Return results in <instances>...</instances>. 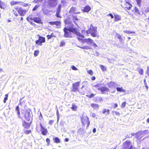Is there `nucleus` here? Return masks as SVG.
<instances>
[{
	"label": "nucleus",
	"instance_id": "56",
	"mask_svg": "<svg viewBox=\"0 0 149 149\" xmlns=\"http://www.w3.org/2000/svg\"><path fill=\"white\" fill-rule=\"evenodd\" d=\"M107 16H110L111 19H113L114 17L113 15L111 13H109L107 15Z\"/></svg>",
	"mask_w": 149,
	"mask_h": 149
},
{
	"label": "nucleus",
	"instance_id": "17",
	"mask_svg": "<svg viewBox=\"0 0 149 149\" xmlns=\"http://www.w3.org/2000/svg\"><path fill=\"white\" fill-rule=\"evenodd\" d=\"M6 7V5L5 3L0 0V8L1 9H4Z\"/></svg>",
	"mask_w": 149,
	"mask_h": 149
},
{
	"label": "nucleus",
	"instance_id": "40",
	"mask_svg": "<svg viewBox=\"0 0 149 149\" xmlns=\"http://www.w3.org/2000/svg\"><path fill=\"white\" fill-rule=\"evenodd\" d=\"M34 17H33L31 15H29L27 18V19L28 21L33 20V21Z\"/></svg>",
	"mask_w": 149,
	"mask_h": 149
},
{
	"label": "nucleus",
	"instance_id": "11",
	"mask_svg": "<svg viewBox=\"0 0 149 149\" xmlns=\"http://www.w3.org/2000/svg\"><path fill=\"white\" fill-rule=\"evenodd\" d=\"M57 0H48L49 2V6H48L51 8L55 7L57 5Z\"/></svg>",
	"mask_w": 149,
	"mask_h": 149
},
{
	"label": "nucleus",
	"instance_id": "35",
	"mask_svg": "<svg viewBox=\"0 0 149 149\" xmlns=\"http://www.w3.org/2000/svg\"><path fill=\"white\" fill-rule=\"evenodd\" d=\"M61 12L56 11L55 15L56 17L59 18L62 17L60 15V13Z\"/></svg>",
	"mask_w": 149,
	"mask_h": 149
},
{
	"label": "nucleus",
	"instance_id": "31",
	"mask_svg": "<svg viewBox=\"0 0 149 149\" xmlns=\"http://www.w3.org/2000/svg\"><path fill=\"white\" fill-rule=\"evenodd\" d=\"M77 108V106L74 104H72V107H71V109L74 111H76Z\"/></svg>",
	"mask_w": 149,
	"mask_h": 149
},
{
	"label": "nucleus",
	"instance_id": "37",
	"mask_svg": "<svg viewBox=\"0 0 149 149\" xmlns=\"http://www.w3.org/2000/svg\"><path fill=\"white\" fill-rule=\"evenodd\" d=\"M8 94H6L5 95V97L4 99L3 100V102L4 103H5L6 102V101L8 99Z\"/></svg>",
	"mask_w": 149,
	"mask_h": 149
},
{
	"label": "nucleus",
	"instance_id": "19",
	"mask_svg": "<svg viewBox=\"0 0 149 149\" xmlns=\"http://www.w3.org/2000/svg\"><path fill=\"white\" fill-rule=\"evenodd\" d=\"M133 12H134L135 14L140 15V12L138 8L136 6H135L134 8Z\"/></svg>",
	"mask_w": 149,
	"mask_h": 149
},
{
	"label": "nucleus",
	"instance_id": "29",
	"mask_svg": "<svg viewBox=\"0 0 149 149\" xmlns=\"http://www.w3.org/2000/svg\"><path fill=\"white\" fill-rule=\"evenodd\" d=\"M137 5L140 7L142 6V0H135Z\"/></svg>",
	"mask_w": 149,
	"mask_h": 149
},
{
	"label": "nucleus",
	"instance_id": "57",
	"mask_svg": "<svg viewBox=\"0 0 149 149\" xmlns=\"http://www.w3.org/2000/svg\"><path fill=\"white\" fill-rule=\"evenodd\" d=\"M13 11L14 12V14L15 15L16 17L18 16V14L17 13L16 11H15L14 10H13Z\"/></svg>",
	"mask_w": 149,
	"mask_h": 149
},
{
	"label": "nucleus",
	"instance_id": "14",
	"mask_svg": "<svg viewBox=\"0 0 149 149\" xmlns=\"http://www.w3.org/2000/svg\"><path fill=\"white\" fill-rule=\"evenodd\" d=\"M64 22L65 24H71V26L73 24L70 18L69 17H67L64 19Z\"/></svg>",
	"mask_w": 149,
	"mask_h": 149
},
{
	"label": "nucleus",
	"instance_id": "42",
	"mask_svg": "<svg viewBox=\"0 0 149 149\" xmlns=\"http://www.w3.org/2000/svg\"><path fill=\"white\" fill-rule=\"evenodd\" d=\"M87 73L90 74L91 75H93V72L92 70H89L87 71Z\"/></svg>",
	"mask_w": 149,
	"mask_h": 149
},
{
	"label": "nucleus",
	"instance_id": "6",
	"mask_svg": "<svg viewBox=\"0 0 149 149\" xmlns=\"http://www.w3.org/2000/svg\"><path fill=\"white\" fill-rule=\"evenodd\" d=\"M100 84H97L94 86V87L97 88V89L100 91L101 93L104 94L105 92H108L109 91V89L107 87L102 86L100 87Z\"/></svg>",
	"mask_w": 149,
	"mask_h": 149
},
{
	"label": "nucleus",
	"instance_id": "34",
	"mask_svg": "<svg viewBox=\"0 0 149 149\" xmlns=\"http://www.w3.org/2000/svg\"><path fill=\"white\" fill-rule=\"evenodd\" d=\"M84 38L80 37L79 36L77 37V38L78 40L79 41L81 42L82 43H84V39H83Z\"/></svg>",
	"mask_w": 149,
	"mask_h": 149
},
{
	"label": "nucleus",
	"instance_id": "10",
	"mask_svg": "<svg viewBox=\"0 0 149 149\" xmlns=\"http://www.w3.org/2000/svg\"><path fill=\"white\" fill-rule=\"evenodd\" d=\"M122 7L125 9L130 10L131 9L133 6L130 2L127 0H125L123 3L121 5Z\"/></svg>",
	"mask_w": 149,
	"mask_h": 149
},
{
	"label": "nucleus",
	"instance_id": "44",
	"mask_svg": "<svg viewBox=\"0 0 149 149\" xmlns=\"http://www.w3.org/2000/svg\"><path fill=\"white\" fill-rule=\"evenodd\" d=\"M95 95L94 94L92 93L89 95H86V96L87 97L91 98L92 97H93Z\"/></svg>",
	"mask_w": 149,
	"mask_h": 149
},
{
	"label": "nucleus",
	"instance_id": "3",
	"mask_svg": "<svg viewBox=\"0 0 149 149\" xmlns=\"http://www.w3.org/2000/svg\"><path fill=\"white\" fill-rule=\"evenodd\" d=\"M39 125L40 128L39 126L37 125L36 127V130L39 133L41 132V134L43 135H46L48 133L47 129L43 126L42 123H40Z\"/></svg>",
	"mask_w": 149,
	"mask_h": 149
},
{
	"label": "nucleus",
	"instance_id": "41",
	"mask_svg": "<svg viewBox=\"0 0 149 149\" xmlns=\"http://www.w3.org/2000/svg\"><path fill=\"white\" fill-rule=\"evenodd\" d=\"M39 51L38 50H35L34 53V55L35 56H37L39 54Z\"/></svg>",
	"mask_w": 149,
	"mask_h": 149
},
{
	"label": "nucleus",
	"instance_id": "13",
	"mask_svg": "<svg viewBox=\"0 0 149 149\" xmlns=\"http://www.w3.org/2000/svg\"><path fill=\"white\" fill-rule=\"evenodd\" d=\"M49 23L51 25H55L57 26H60L61 25V22L60 21L50 22Z\"/></svg>",
	"mask_w": 149,
	"mask_h": 149
},
{
	"label": "nucleus",
	"instance_id": "38",
	"mask_svg": "<svg viewBox=\"0 0 149 149\" xmlns=\"http://www.w3.org/2000/svg\"><path fill=\"white\" fill-rule=\"evenodd\" d=\"M101 69L103 71H105L106 70V68L103 65H100Z\"/></svg>",
	"mask_w": 149,
	"mask_h": 149
},
{
	"label": "nucleus",
	"instance_id": "52",
	"mask_svg": "<svg viewBox=\"0 0 149 149\" xmlns=\"http://www.w3.org/2000/svg\"><path fill=\"white\" fill-rule=\"evenodd\" d=\"M65 42H64V41H62L61 42L59 46L60 47H61L62 46L64 45H65Z\"/></svg>",
	"mask_w": 149,
	"mask_h": 149
},
{
	"label": "nucleus",
	"instance_id": "59",
	"mask_svg": "<svg viewBox=\"0 0 149 149\" xmlns=\"http://www.w3.org/2000/svg\"><path fill=\"white\" fill-rule=\"evenodd\" d=\"M73 18L75 20H78V18H77V17L76 16H73Z\"/></svg>",
	"mask_w": 149,
	"mask_h": 149
},
{
	"label": "nucleus",
	"instance_id": "12",
	"mask_svg": "<svg viewBox=\"0 0 149 149\" xmlns=\"http://www.w3.org/2000/svg\"><path fill=\"white\" fill-rule=\"evenodd\" d=\"M69 12L70 13L77 14L79 13L80 12L77 11V9L75 7H72L70 9Z\"/></svg>",
	"mask_w": 149,
	"mask_h": 149
},
{
	"label": "nucleus",
	"instance_id": "23",
	"mask_svg": "<svg viewBox=\"0 0 149 149\" xmlns=\"http://www.w3.org/2000/svg\"><path fill=\"white\" fill-rule=\"evenodd\" d=\"M22 3V2L21 1H13L10 2V3L11 6H13L15 5L19 4V3Z\"/></svg>",
	"mask_w": 149,
	"mask_h": 149
},
{
	"label": "nucleus",
	"instance_id": "39",
	"mask_svg": "<svg viewBox=\"0 0 149 149\" xmlns=\"http://www.w3.org/2000/svg\"><path fill=\"white\" fill-rule=\"evenodd\" d=\"M54 33H52L51 35H47V37L48 40H49L51 38H52L53 37H54L53 35Z\"/></svg>",
	"mask_w": 149,
	"mask_h": 149
},
{
	"label": "nucleus",
	"instance_id": "55",
	"mask_svg": "<svg viewBox=\"0 0 149 149\" xmlns=\"http://www.w3.org/2000/svg\"><path fill=\"white\" fill-rule=\"evenodd\" d=\"M54 122V120H50L49 122V124L50 125H52Z\"/></svg>",
	"mask_w": 149,
	"mask_h": 149
},
{
	"label": "nucleus",
	"instance_id": "62",
	"mask_svg": "<svg viewBox=\"0 0 149 149\" xmlns=\"http://www.w3.org/2000/svg\"><path fill=\"white\" fill-rule=\"evenodd\" d=\"M69 139L68 138H66L65 139V142H68L69 141Z\"/></svg>",
	"mask_w": 149,
	"mask_h": 149
},
{
	"label": "nucleus",
	"instance_id": "50",
	"mask_svg": "<svg viewBox=\"0 0 149 149\" xmlns=\"http://www.w3.org/2000/svg\"><path fill=\"white\" fill-rule=\"evenodd\" d=\"M126 103V102H123L121 104V107L122 108H124L125 106Z\"/></svg>",
	"mask_w": 149,
	"mask_h": 149
},
{
	"label": "nucleus",
	"instance_id": "7",
	"mask_svg": "<svg viewBox=\"0 0 149 149\" xmlns=\"http://www.w3.org/2000/svg\"><path fill=\"white\" fill-rule=\"evenodd\" d=\"M90 27L88 31H89L91 36L93 37H96L97 36V27L94 26L93 25L91 24L90 26Z\"/></svg>",
	"mask_w": 149,
	"mask_h": 149
},
{
	"label": "nucleus",
	"instance_id": "49",
	"mask_svg": "<svg viewBox=\"0 0 149 149\" xmlns=\"http://www.w3.org/2000/svg\"><path fill=\"white\" fill-rule=\"evenodd\" d=\"M39 7V5H36L33 9V11L36 10Z\"/></svg>",
	"mask_w": 149,
	"mask_h": 149
},
{
	"label": "nucleus",
	"instance_id": "22",
	"mask_svg": "<svg viewBox=\"0 0 149 149\" xmlns=\"http://www.w3.org/2000/svg\"><path fill=\"white\" fill-rule=\"evenodd\" d=\"M84 43L86 42V43L92 44L93 42V40L90 38L84 39Z\"/></svg>",
	"mask_w": 149,
	"mask_h": 149
},
{
	"label": "nucleus",
	"instance_id": "54",
	"mask_svg": "<svg viewBox=\"0 0 149 149\" xmlns=\"http://www.w3.org/2000/svg\"><path fill=\"white\" fill-rule=\"evenodd\" d=\"M71 68L72 70H77V69L74 66V65H72Z\"/></svg>",
	"mask_w": 149,
	"mask_h": 149
},
{
	"label": "nucleus",
	"instance_id": "5",
	"mask_svg": "<svg viewBox=\"0 0 149 149\" xmlns=\"http://www.w3.org/2000/svg\"><path fill=\"white\" fill-rule=\"evenodd\" d=\"M133 146L131 141L127 140L123 143L122 148L121 149H134Z\"/></svg>",
	"mask_w": 149,
	"mask_h": 149
},
{
	"label": "nucleus",
	"instance_id": "58",
	"mask_svg": "<svg viewBox=\"0 0 149 149\" xmlns=\"http://www.w3.org/2000/svg\"><path fill=\"white\" fill-rule=\"evenodd\" d=\"M92 117H93V118H95L96 117V114L95 113H93L92 114Z\"/></svg>",
	"mask_w": 149,
	"mask_h": 149
},
{
	"label": "nucleus",
	"instance_id": "25",
	"mask_svg": "<svg viewBox=\"0 0 149 149\" xmlns=\"http://www.w3.org/2000/svg\"><path fill=\"white\" fill-rule=\"evenodd\" d=\"M15 110L17 111L18 117L19 118H22V117L20 115V113L19 106H17L15 108Z\"/></svg>",
	"mask_w": 149,
	"mask_h": 149
},
{
	"label": "nucleus",
	"instance_id": "1",
	"mask_svg": "<svg viewBox=\"0 0 149 149\" xmlns=\"http://www.w3.org/2000/svg\"><path fill=\"white\" fill-rule=\"evenodd\" d=\"M74 25L72 24V26L68 28L65 27L63 29L64 32V36L65 38H71L72 37V33L76 34L77 36L83 38L84 37V36L81 34L78 31L77 29L74 27Z\"/></svg>",
	"mask_w": 149,
	"mask_h": 149
},
{
	"label": "nucleus",
	"instance_id": "45",
	"mask_svg": "<svg viewBox=\"0 0 149 149\" xmlns=\"http://www.w3.org/2000/svg\"><path fill=\"white\" fill-rule=\"evenodd\" d=\"M61 4H59L58 6V8L57 9V11L61 12Z\"/></svg>",
	"mask_w": 149,
	"mask_h": 149
},
{
	"label": "nucleus",
	"instance_id": "26",
	"mask_svg": "<svg viewBox=\"0 0 149 149\" xmlns=\"http://www.w3.org/2000/svg\"><path fill=\"white\" fill-rule=\"evenodd\" d=\"M114 21L115 22L118 21L121 19V17L120 16L118 15H114Z\"/></svg>",
	"mask_w": 149,
	"mask_h": 149
},
{
	"label": "nucleus",
	"instance_id": "27",
	"mask_svg": "<svg viewBox=\"0 0 149 149\" xmlns=\"http://www.w3.org/2000/svg\"><path fill=\"white\" fill-rule=\"evenodd\" d=\"M53 140L54 142L56 143H59L61 142L60 139L58 137L53 138Z\"/></svg>",
	"mask_w": 149,
	"mask_h": 149
},
{
	"label": "nucleus",
	"instance_id": "28",
	"mask_svg": "<svg viewBox=\"0 0 149 149\" xmlns=\"http://www.w3.org/2000/svg\"><path fill=\"white\" fill-rule=\"evenodd\" d=\"M116 90L118 92H125V91L124 89H123V87H121L120 88V87H117Z\"/></svg>",
	"mask_w": 149,
	"mask_h": 149
},
{
	"label": "nucleus",
	"instance_id": "33",
	"mask_svg": "<svg viewBox=\"0 0 149 149\" xmlns=\"http://www.w3.org/2000/svg\"><path fill=\"white\" fill-rule=\"evenodd\" d=\"M123 32L124 33L127 34H132V33L135 34L136 33V32L134 31H128L127 30H125V31H124Z\"/></svg>",
	"mask_w": 149,
	"mask_h": 149
},
{
	"label": "nucleus",
	"instance_id": "9",
	"mask_svg": "<svg viewBox=\"0 0 149 149\" xmlns=\"http://www.w3.org/2000/svg\"><path fill=\"white\" fill-rule=\"evenodd\" d=\"M38 36V39L36 41V44L38 45L42 46V43L45 42V39L44 37L40 36L39 34L37 35Z\"/></svg>",
	"mask_w": 149,
	"mask_h": 149
},
{
	"label": "nucleus",
	"instance_id": "61",
	"mask_svg": "<svg viewBox=\"0 0 149 149\" xmlns=\"http://www.w3.org/2000/svg\"><path fill=\"white\" fill-rule=\"evenodd\" d=\"M114 108H115L118 107V104L116 103L114 104Z\"/></svg>",
	"mask_w": 149,
	"mask_h": 149
},
{
	"label": "nucleus",
	"instance_id": "15",
	"mask_svg": "<svg viewBox=\"0 0 149 149\" xmlns=\"http://www.w3.org/2000/svg\"><path fill=\"white\" fill-rule=\"evenodd\" d=\"M31 125L30 123H27L25 121H23L22 126L26 129L29 128Z\"/></svg>",
	"mask_w": 149,
	"mask_h": 149
},
{
	"label": "nucleus",
	"instance_id": "51",
	"mask_svg": "<svg viewBox=\"0 0 149 149\" xmlns=\"http://www.w3.org/2000/svg\"><path fill=\"white\" fill-rule=\"evenodd\" d=\"M83 130L82 128H79L77 131V132L79 134H81V133L83 132Z\"/></svg>",
	"mask_w": 149,
	"mask_h": 149
},
{
	"label": "nucleus",
	"instance_id": "64",
	"mask_svg": "<svg viewBox=\"0 0 149 149\" xmlns=\"http://www.w3.org/2000/svg\"><path fill=\"white\" fill-rule=\"evenodd\" d=\"M96 131V128H93V132L94 133H95V132Z\"/></svg>",
	"mask_w": 149,
	"mask_h": 149
},
{
	"label": "nucleus",
	"instance_id": "36",
	"mask_svg": "<svg viewBox=\"0 0 149 149\" xmlns=\"http://www.w3.org/2000/svg\"><path fill=\"white\" fill-rule=\"evenodd\" d=\"M81 48L82 49H91V48L87 46H86L82 47H79Z\"/></svg>",
	"mask_w": 149,
	"mask_h": 149
},
{
	"label": "nucleus",
	"instance_id": "16",
	"mask_svg": "<svg viewBox=\"0 0 149 149\" xmlns=\"http://www.w3.org/2000/svg\"><path fill=\"white\" fill-rule=\"evenodd\" d=\"M33 21L39 24L42 23L41 19L39 17H34Z\"/></svg>",
	"mask_w": 149,
	"mask_h": 149
},
{
	"label": "nucleus",
	"instance_id": "48",
	"mask_svg": "<svg viewBox=\"0 0 149 149\" xmlns=\"http://www.w3.org/2000/svg\"><path fill=\"white\" fill-rule=\"evenodd\" d=\"M97 99L96 100V101H102L103 100V99L101 97H97Z\"/></svg>",
	"mask_w": 149,
	"mask_h": 149
},
{
	"label": "nucleus",
	"instance_id": "47",
	"mask_svg": "<svg viewBox=\"0 0 149 149\" xmlns=\"http://www.w3.org/2000/svg\"><path fill=\"white\" fill-rule=\"evenodd\" d=\"M46 141L47 143V146H49L50 145V140L48 138H47L46 139Z\"/></svg>",
	"mask_w": 149,
	"mask_h": 149
},
{
	"label": "nucleus",
	"instance_id": "43",
	"mask_svg": "<svg viewBox=\"0 0 149 149\" xmlns=\"http://www.w3.org/2000/svg\"><path fill=\"white\" fill-rule=\"evenodd\" d=\"M139 73L141 75H143V69H140L138 70Z\"/></svg>",
	"mask_w": 149,
	"mask_h": 149
},
{
	"label": "nucleus",
	"instance_id": "4",
	"mask_svg": "<svg viewBox=\"0 0 149 149\" xmlns=\"http://www.w3.org/2000/svg\"><path fill=\"white\" fill-rule=\"evenodd\" d=\"M80 81L77 82L72 84V88L71 91L73 92H75L78 91L82 95H84L85 92L84 91H81L79 90V86Z\"/></svg>",
	"mask_w": 149,
	"mask_h": 149
},
{
	"label": "nucleus",
	"instance_id": "30",
	"mask_svg": "<svg viewBox=\"0 0 149 149\" xmlns=\"http://www.w3.org/2000/svg\"><path fill=\"white\" fill-rule=\"evenodd\" d=\"M116 36L119 39L120 42H121L123 40L122 37L119 34L116 33Z\"/></svg>",
	"mask_w": 149,
	"mask_h": 149
},
{
	"label": "nucleus",
	"instance_id": "60",
	"mask_svg": "<svg viewBox=\"0 0 149 149\" xmlns=\"http://www.w3.org/2000/svg\"><path fill=\"white\" fill-rule=\"evenodd\" d=\"M91 79L92 81L94 80L95 79V77L94 76H93L92 77Z\"/></svg>",
	"mask_w": 149,
	"mask_h": 149
},
{
	"label": "nucleus",
	"instance_id": "53",
	"mask_svg": "<svg viewBox=\"0 0 149 149\" xmlns=\"http://www.w3.org/2000/svg\"><path fill=\"white\" fill-rule=\"evenodd\" d=\"M113 113H115V114L119 116L120 114V113L117 111H113Z\"/></svg>",
	"mask_w": 149,
	"mask_h": 149
},
{
	"label": "nucleus",
	"instance_id": "63",
	"mask_svg": "<svg viewBox=\"0 0 149 149\" xmlns=\"http://www.w3.org/2000/svg\"><path fill=\"white\" fill-rule=\"evenodd\" d=\"M93 45L94 47H97V45L95 43H93Z\"/></svg>",
	"mask_w": 149,
	"mask_h": 149
},
{
	"label": "nucleus",
	"instance_id": "24",
	"mask_svg": "<svg viewBox=\"0 0 149 149\" xmlns=\"http://www.w3.org/2000/svg\"><path fill=\"white\" fill-rule=\"evenodd\" d=\"M22 113L23 114V116L25 117L26 119V115L27 113L28 115L29 114V112L27 110L23 109L21 110Z\"/></svg>",
	"mask_w": 149,
	"mask_h": 149
},
{
	"label": "nucleus",
	"instance_id": "21",
	"mask_svg": "<svg viewBox=\"0 0 149 149\" xmlns=\"http://www.w3.org/2000/svg\"><path fill=\"white\" fill-rule=\"evenodd\" d=\"M91 106L94 109H98L99 107L97 104L95 103H92L91 104Z\"/></svg>",
	"mask_w": 149,
	"mask_h": 149
},
{
	"label": "nucleus",
	"instance_id": "46",
	"mask_svg": "<svg viewBox=\"0 0 149 149\" xmlns=\"http://www.w3.org/2000/svg\"><path fill=\"white\" fill-rule=\"evenodd\" d=\"M31 130H26L24 131V132L25 134H29L31 133Z\"/></svg>",
	"mask_w": 149,
	"mask_h": 149
},
{
	"label": "nucleus",
	"instance_id": "18",
	"mask_svg": "<svg viewBox=\"0 0 149 149\" xmlns=\"http://www.w3.org/2000/svg\"><path fill=\"white\" fill-rule=\"evenodd\" d=\"M116 84V83L113 81H110L107 84V85L109 88H111Z\"/></svg>",
	"mask_w": 149,
	"mask_h": 149
},
{
	"label": "nucleus",
	"instance_id": "2",
	"mask_svg": "<svg viewBox=\"0 0 149 149\" xmlns=\"http://www.w3.org/2000/svg\"><path fill=\"white\" fill-rule=\"evenodd\" d=\"M81 120L82 126L88 128L90 123L89 117L86 115L83 114L81 117Z\"/></svg>",
	"mask_w": 149,
	"mask_h": 149
},
{
	"label": "nucleus",
	"instance_id": "32",
	"mask_svg": "<svg viewBox=\"0 0 149 149\" xmlns=\"http://www.w3.org/2000/svg\"><path fill=\"white\" fill-rule=\"evenodd\" d=\"M106 113H107V115L109 114L110 113L109 110V109H104L102 111V113L105 114Z\"/></svg>",
	"mask_w": 149,
	"mask_h": 149
},
{
	"label": "nucleus",
	"instance_id": "20",
	"mask_svg": "<svg viewBox=\"0 0 149 149\" xmlns=\"http://www.w3.org/2000/svg\"><path fill=\"white\" fill-rule=\"evenodd\" d=\"M91 10V8L90 6L87 5L85 6L83 10V11L86 12H88L89 11Z\"/></svg>",
	"mask_w": 149,
	"mask_h": 149
},
{
	"label": "nucleus",
	"instance_id": "8",
	"mask_svg": "<svg viewBox=\"0 0 149 149\" xmlns=\"http://www.w3.org/2000/svg\"><path fill=\"white\" fill-rule=\"evenodd\" d=\"M14 9L17 11L18 14L21 16H24L28 11V10H24L21 7L15 6Z\"/></svg>",
	"mask_w": 149,
	"mask_h": 149
}]
</instances>
